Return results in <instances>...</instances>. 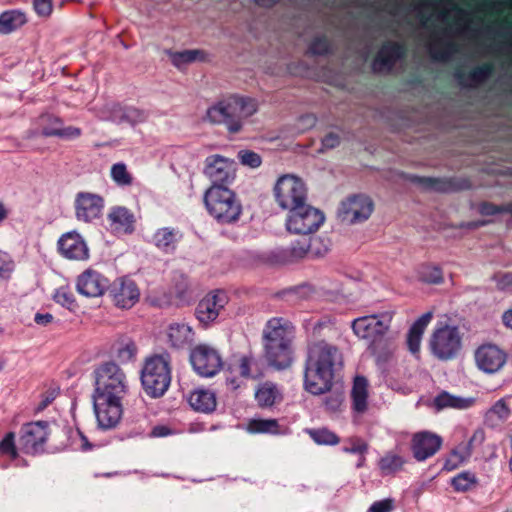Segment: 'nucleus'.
I'll list each match as a JSON object with an SVG mask.
<instances>
[{
	"instance_id": "obj_1",
	"label": "nucleus",
	"mask_w": 512,
	"mask_h": 512,
	"mask_svg": "<svg viewBox=\"0 0 512 512\" xmlns=\"http://www.w3.org/2000/svg\"><path fill=\"white\" fill-rule=\"evenodd\" d=\"M338 333L330 321L317 322L312 330L314 341L307 347L304 387L313 395L330 391L336 372L343 365L340 349L326 341Z\"/></svg>"
},
{
	"instance_id": "obj_2",
	"label": "nucleus",
	"mask_w": 512,
	"mask_h": 512,
	"mask_svg": "<svg viewBox=\"0 0 512 512\" xmlns=\"http://www.w3.org/2000/svg\"><path fill=\"white\" fill-rule=\"evenodd\" d=\"M295 326L286 318L273 317L263 329L264 355L267 363L284 370L293 362Z\"/></svg>"
},
{
	"instance_id": "obj_3",
	"label": "nucleus",
	"mask_w": 512,
	"mask_h": 512,
	"mask_svg": "<svg viewBox=\"0 0 512 512\" xmlns=\"http://www.w3.org/2000/svg\"><path fill=\"white\" fill-rule=\"evenodd\" d=\"M258 110L257 101L251 97L231 95L207 110L206 117L213 124H224L230 133H238L243 120Z\"/></svg>"
},
{
	"instance_id": "obj_4",
	"label": "nucleus",
	"mask_w": 512,
	"mask_h": 512,
	"mask_svg": "<svg viewBox=\"0 0 512 512\" xmlns=\"http://www.w3.org/2000/svg\"><path fill=\"white\" fill-rule=\"evenodd\" d=\"M204 204L209 215L222 225L237 222L242 214L235 192L223 185H211L204 194Z\"/></svg>"
},
{
	"instance_id": "obj_5",
	"label": "nucleus",
	"mask_w": 512,
	"mask_h": 512,
	"mask_svg": "<svg viewBox=\"0 0 512 512\" xmlns=\"http://www.w3.org/2000/svg\"><path fill=\"white\" fill-rule=\"evenodd\" d=\"M94 392L92 396L124 397L128 380L123 369L113 361L99 364L93 371Z\"/></svg>"
},
{
	"instance_id": "obj_6",
	"label": "nucleus",
	"mask_w": 512,
	"mask_h": 512,
	"mask_svg": "<svg viewBox=\"0 0 512 512\" xmlns=\"http://www.w3.org/2000/svg\"><path fill=\"white\" fill-rule=\"evenodd\" d=\"M141 382L150 397L158 398L164 395L171 382L169 355H155L149 358L142 369Z\"/></svg>"
},
{
	"instance_id": "obj_7",
	"label": "nucleus",
	"mask_w": 512,
	"mask_h": 512,
	"mask_svg": "<svg viewBox=\"0 0 512 512\" xmlns=\"http://www.w3.org/2000/svg\"><path fill=\"white\" fill-rule=\"evenodd\" d=\"M393 315L390 312L356 318L351 323L354 334L371 342L370 348L376 354V343L388 332Z\"/></svg>"
},
{
	"instance_id": "obj_8",
	"label": "nucleus",
	"mask_w": 512,
	"mask_h": 512,
	"mask_svg": "<svg viewBox=\"0 0 512 512\" xmlns=\"http://www.w3.org/2000/svg\"><path fill=\"white\" fill-rule=\"evenodd\" d=\"M274 196L277 204L284 210L301 208L307 202L305 183L293 175L281 176L274 186Z\"/></svg>"
},
{
	"instance_id": "obj_9",
	"label": "nucleus",
	"mask_w": 512,
	"mask_h": 512,
	"mask_svg": "<svg viewBox=\"0 0 512 512\" xmlns=\"http://www.w3.org/2000/svg\"><path fill=\"white\" fill-rule=\"evenodd\" d=\"M325 220L324 214L307 202L301 208L288 211L286 228L294 234H310L319 229Z\"/></svg>"
},
{
	"instance_id": "obj_10",
	"label": "nucleus",
	"mask_w": 512,
	"mask_h": 512,
	"mask_svg": "<svg viewBox=\"0 0 512 512\" xmlns=\"http://www.w3.org/2000/svg\"><path fill=\"white\" fill-rule=\"evenodd\" d=\"M430 348L440 360H451L461 349V336L456 326L441 325L433 331Z\"/></svg>"
},
{
	"instance_id": "obj_11",
	"label": "nucleus",
	"mask_w": 512,
	"mask_h": 512,
	"mask_svg": "<svg viewBox=\"0 0 512 512\" xmlns=\"http://www.w3.org/2000/svg\"><path fill=\"white\" fill-rule=\"evenodd\" d=\"M189 361L194 371L202 377H213L223 367V359L219 351L208 345L198 344L190 350Z\"/></svg>"
},
{
	"instance_id": "obj_12",
	"label": "nucleus",
	"mask_w": 512,
	"mask_h": 512,
	"mask_svg": "<svg viewBox=\"0 0 512 512\" xmlns=\"http://www.w3.org/2000/svg\"><path fill=\"white\" fill-rule=\"evenodd\" d=\"M49 436V423L35 421L22 425L19 432V450L25 454L37 455L44 451Z\"/></svg>"
},
{
	"instance_id": "obj_13",
	"label": "nucleus",
	"mask_w": 512,
	"mask_h": 512,
	"mask_svg": "<svg viewBox=\"0 0 512 512\" xmlns=\"http://www.w3.org/2000/svg\"><path fill=\"white\" fill-rule=\"evenodd\" d=\"M98 427L102 430L115 428L123 414V397L92 396Z\"/></svg>"
},
{
	"instance_id": "obj_14",
	"label": "nucleus",
	"mask_w": 512,
	"mask_h": 512,
	"mask_svg": "<svg viewBox=\"0 0 512 512\" xmlns=\"http://www.w3.org/2000/svg\"><path fill=\"white\" fill-rule=\"evenodd\" d=\"M228 302L229 297L224 290H213L198 302L194 315L203 327H209L217 320Z\"/></svg>"
},
{
	"instance_id": "obj_15",
	"label": "nucleus",
	"mask_w": 512,
	"mask_h": 512,
	"mask_svg": "<svg viewBox=\"0 0 512 512\" xmlns=\"http://www.w3.org/2000/svg\"><path fill=\"white\" fill-rule=\"evenodd\" d=\"M374 210L372 199L366 195H353L343 201L338 210V217L348 224L366 221Z\"/></svg>"
},
{
	"instance_id": "obj_16",
	"label": "nucleus",
	"mask_w": 512,
	"mask_h": 512,
	"mask_svg": "<svg viewBox=\"0 0 512 512\" xmlns=\"http://www.w3.org/2000/svg\"><path fill=\"white\" fill-rule=\"evenodd\" d=\"M409 180L412 183L422 186L426 190L439 193H453L472 189L473 185L467 177H427L411 175Z\"/></svg>"
},
{
	"instance_id": "obj_17",
	"label": "nucleus",
	"mask_w": 512,
	"mask_h": 512,
	"mask_svg": "<svg viewBox=\"0 0 512 512\" xmlns=\"http://www.w3.org/2000/svg\"><path fill=\"white\" fill-rule=\"evenodd\" d=\"M236 163L221 155H210L205 160L204 174L211 180L212 185H225L235 178Z\"/></svg>"
},
{
	"instance_id": "obj_18",
	"label": "nucleus",
	"mask_w": 512,
	"mask_h": 512,
	"mask_svg": "<svg viewBox=\"0 0 512 512\" xmlns=\"http://www.w3.org/2000/svg\"><path fill=\"white\" fill-rule=\"evenodd\" d=\"M105 206L102 196L91 192H78L75 197V215L79 221L92 222L99 218Z\"/></svg>"
},
{
	"instance_id": "obj_19",
	"label": "nucleus",
	"mask_w": 512,
	"mask_h": 512,
	"mask_svg": "<svg viewBox=\"0 0 512 512\" xmlns=\"http://www.w3.org/2000/svg\"><path fill=\"white\" fill-rule=\"evenodd\" d=\"M114 304L122 309L133 307L139 300L140 292L136 283L128 278H119L109 287Z\"/></svg>"
},
{
	"instance_id": "obj_20",
	"label": "nucleus",
	"mask_w": 512,
	"mask_h": 512,
	"mask_svg": "<svg viewBox=\"0 0 512 512\" xmlns=\"http://www.w3.org/2000/svg\"><path fill=\"white\" fill-rule=\"evenodd\" d=\"M109 287V280L93 269L82 272L76 281L77 292L85 297L102 296Z\"/></svg>"
},
{
	"instance_id": "obj_21",
	"label": "nucleus",
	"mask_w": 512,
	"mask_h": 512,
	"mask_svg": "<svg viewBox=\"0 0 512 512\" xmlns=\"http://www.w3.org/2000/svg\"><path fill=\"white\" fill-rule=\"evenodd\" d=\"M507 354L496 345L480 346L475 352V361L478 368L485 373L498 372L506 363Z\"/></svg>"
},
{
	"instance_id": "obj_22",
	"label": "nucleus",
	"mask_w": 512,
	"mask_h": 512,
	"mask_svg": "<svg viewBox=\"0 0 512 512\" xmlns=\"http://www.w3.org/2000/svg\"><path fill=\"white\" fill-rule=\"evenodd\" d=\"M442 442V438L432 432L421 431L415 433L411 441L414 458L418 461H425L439 451Z\"/></svg>"
},
{
	"instance_id": "obj_23",
	"label": "nucleus",
	"mask_w": 512,
	"mask_h": 512,
	"mask_svg": "<svg viewBox=\"0 0 512 512\" xmlns=\"http://www.w3.org/2000/svg\"><path fill=\"white\" fill-rule=\"evenodd\" d=\"M58 250L62 256L71 260H85L89 257V250L80 234L67 232L58 240Z\"/></svg>"
},
{
	"instance_id": "obj_24",
	"label": "nucleus",
	"mask_w": 512,
	"mask_h": 512,
	"mask_svg": "<svg viewBox=\"0 0 512 512\" xmlns=\"http://www.w3.org/2000/svg\"><path fill=\"white\" fill-rule=\"evenodd\" d=\"M407 48L404 43L395 41H386L382 44L373 61V69L378 70V66L391 70L396 62L405 58Z\"/></svg>"
},
{
	"instance_id": "obj_25",
	"label": "nucleus",
	"mask_w": 512,
	"mask_h": 512,
	"mask_svg": "<svg viewBox=\"0 0 512 512\" xmlns=\"http://www.w3.org/2000/svg\"><path fill=\"white\" fill-rule=\"evenodd\" d=\"M166 336L171 348L183 350L194 343L195 331L186 323L173 322L168 325Z\"/></svg>"
},
{
	"instance_id": "obj_26",
	"label": "nucleus",
	"mask_w": 512,
	"mask_h": 512,
	"mask_svg": "<svg viewBox=\"0 0 512 512\" xmlns=\"http://www.w3.org/2000/svg\"><path fill=\"white\" fill-rule=\"evenodd\" d=\"M183 238V233L174 227L158 228L151 238V243L164 254H174L178 244Z\"/></svg>"
},
{
	"instance_id": "obj_27",
	"label": "nucleus",
	"mask_w": 512,
	"mask_h": 512,
	"mask_svg": "<svg viewBox=\"0 0 512 512\" xmlns=\"http://www.w3.org/2000/svg\"><path fill=\"white\" fill-rule=\"evenodd\" d=\"M107 220L114 232L131 234L135 230L134 213L124 206H113L107 214Z\"/></svg>"
},
{
	"instance_id": "obj_28",
	"label": "nucleus",
	"mask_w": 512,
	"mask_h": 512,
	"mask_svg": "<svg viewBox=\"0 0 512 512\" xmlns=\"http://www.w3.org/2000/svg\"><path fill=\"white\" fill-rule=\"evenodd\" d=\"M188 403L196 412L211 414L217 408L216 393L205 387L195 388L189 393Z\"/></svg>"
},
{
	"instance_id": "obj_29",
	"label": "nucleus",
	"mask_w": 512,
	"mask_h": 512,
	"mask_svg": "<svg viewBox=\"0 0 512 512\" xmlns=\"http://www.w3.org/2000/svg\"><path fill=\"white\" fill-rule=\"evenodd\" d=\"M494 73V65L490 62L476 66L468 73L460 67L454 71V77L463 87L477 86L485 82Z\"/></svg>"
},
{
	"instance_id": "obj_30",
	"label": "nucleus",
	"mask_w": 512,
	"mask_h": 512,
	"mask_svg": "<svg viewBox=\"0 0 512 512\" xmlns=\"http://www.w3.org/2000/svg\"><path fill=\"white\" fill-rule=\"evenodd\" d=\"M111 116L113 121L118 124L128 123L130 125L144 123L148 119V113L145 110L134 106L116 105L111 112Z\"/></svg>"
},
{
	"instance_id": "obj_31",
	"label": "nucleus",
	"mask_w": 512,
	"mask_h": 512,
	"mask_svg": "<svg viewBox=\"0 0 512 512\" xmlns=\"http://www.w3.org/2000/svg\"><path fill=\"white\" fill-rule=\"evenodd\" d=\"M432 318L433 313L428 311L421 315L410 327L407 334V346L412 354H417L420 351L422 335Z\"/></svg>"
},
{
	"instance_id": "obj_32",
	"label": "nucleus",
	"mask_w": 512,
	"mask_h": 512,
	"mask_svg": "<svg viewBox=\"0 0 512 512\" xmlns=\"http://www.w3.org/2000/svg\"><path fill=\"white\" fill-rule=\"evenodd\" d=\"M352 409L358 414H363L368 407V381L364 376L354 378L352 390Z\"/></svg>"
},
{
	"instance_id": "obj_33",
	"label": "nucleus",
	"mask_w": 512,
	"mask_h": 512,
	"mask_svg": "<svg viewBox=\"0 0 512 512\" xmlns=\"http://www.w3.org/2000/svg\"><path fill=\"white\" fill-rule=\"evenodd\" d=\"M27 22L25 14L19 10H7L0 14V33L10 34Z\"/></svg>"
},
{
	"instance_id": "obj_34",
	"label": "nucleus",
	"mask_w": 512,
	"mask_h": 512,
	"mask_svg": "<svg viewBox=\"0 0 512 512\" xmlns=\"http://www.w3.org/2000/svg\"><path fill=\"white\" fill-rule=\"evenodd\" d=\"M434 405L437 410L446 408L466 409L472 405V400L452 395L447 391H442L434 398Z\"/></svg>"
},
{
	"instance_id": "obj_35",
	"label": "nucleus",
	"mask_w": 512,
	"mask_h": 512,
	"mask_svg": "<svg viewBox=\"0 0 512 512\" xmlns=\"http://www.w3.org/2000/svg\"><path fill=\"white\" fill-rule=\"evenodd\" d=\"M165 53L169 56L171 63L178 69H182L185 65L193 63L196 60H204V52L198 49L183 51H172L168 49Z\"/></svg>"
},
{
	"instance_id": "obj_36",
	"label": "nucleus",
	"mask_w": 512,
	"mask_h": 512,
	"mask_svg": "<svg viewBox=\"0 0 512 512\" xmlns=\"http://www.w3.org/2000/svg\"><path fill=\"white\" fill-rule=\"evenodd\" d=\"M309 245L306 239L299 240L291 244L290 247L279 251V258L283 263H295L305 257H308Z\"/></svg>"
},
{
	"instance_id": "obj_37",
	"label": "nucleus",
	"mask_w": 512,
	"mask_h": 512,
	"mask_svg": "<svg viewBox=\"0 0 512 512\" xmlns=\"http://www.w3.org/2000/svg\"><path fill=\"white\" fill-rule=\"evenodd\" d=\"M406 460L399 454L388 451L378 461L383 476L392 475L402 470Z\"/></svg>"
},
{
	"instance_id": "obj_38",
	"label": "nucleus",
	"mask_w": 512,
	"mask_h": 512,
	"mask_svg": "<svg viewBox=\"0 0 512 512\" xmlns=\"http://www.w3.org/2000/svg\"><path fill=\"white\" fill-rule=\"evenodd\" d=\"M116 358L121 363L133 361L137 355L138 348L136 343L129 337L123 336L117 340L114 345Z\"/></svg>"
},
{
	"instance_id": "obj_39",
	"label": "nucleus",
	"mask_w": 512,
	"mask_h": 512,
	"mask_svg": "<svg viewBox=\"0 0 512 512\" xmlns=\"http://www.w3.org/2000/svg\"><path fill=\"white\" fill-rule=\"evenodd\" d=\"M472 452L470 448L465 444V442H461L449 453L445 463L444 469L447 471H452L458 468L463 462L468 460Z\"/></svg>"
},
{
	"instance_id": "obj_40",
	"label": "nucleus",
	"mask_w": 512,
	"mask_h": 512,
	"mask_svg": "<svg viewBox=\"0 0 512 512\" xmlns=\"http://www.w3.org/2000/svg\"><path fill=\"white\" fill-rule=\"evenodd\" d=\"M418 279L426 284H442L444 282L443 270L438 265L422 264L418 269Z\"/></svg>"
},
{
	"instance_id": "obj_41",
	"label": "nucleus",
	"mask_w": 512,
	"mask_h": 512,
	"mask_svg": "<svg viewBox=\"0 0 512 512\" xmlns=\"http://www.w3.org/2000/svg\"><path fill=\"white\" fill-rule=\"evenodd\" d=\"M279 428L276 419H251L247 426L248 431L253 434L277 435L280 433Z\"/></svg>"
},
{
	"instance_id": "obj_42",
	"label": "nucleus",
	"mask_w": 512,
	"mask_h": 512,
	"mask_svg": "<svg viewBox=\"0 0 512 512\" xmlns=\"http://www.w3.org/2000/svg\"><path fill=\"white\" fill-rule=\"evenodd\" d=\"M279 392L276 385L270 382L263 383L255 393V398L261 407H271L275 404Z\"/></svg>"
},
{
	"instance_id": "obj_43",
	"label": "nucleus",
	"mask_w": 512,
	"mask_h": 512,
	"mask_svg": "<svg viewBox=\"0 0 512 512\" xmlns=\"http://www.w3.org/2000/svg\"><path fill=\"white\" fill-rule=\"evenodd\" d=\"M110 177L120 187L130 186L133 183V176L128 172L127 166L123 162L111 166Z\"/></svg>"
},
{
	"instance_id": "obj_44",
	"label": "nucleus",
	"mask_w": 512,
	"mask_h": 512,
	"mask_svg": "<svg viewBox=\"0 0 512 512\" xmlns=\"http://www.w3.org/2000/svg\"><path fill=\"white\" fill-rule=\"evenodd\" d=\"M311 439L319 445H336L340 442V438L327 428L309 429Z\"/></svg>"
},
{
	"instance_id": "obj_45",
	"label": "nucleus",
	"mask_w": 512,
	"mask_h": 512,
	"mask_svg": "<svg viewBox=\"0 0 512 512\" xmlns=\"http://www.w3.org/2000/svg\"><path fill=\"white\" fill-rule=\"evenodd\" d=\"M477 479L474 473L464 471L457 474L451 480V485L457 492H465L476 486Z\"/></svg>"
},
{
	"instance_id": "obj_46",
	"label": "nucleus",
	"mask_w": 512,
	"mask_h": 512,
	"mask_svg": "<svg viewBox=\"0 0 512 512\" xmlns=\"http://www.w3.org/2000/svg\"><path fill=\"white\" fill-rule=\"evenodd\" d=\"M39 125L41 128V134L46 137H57V134H51L50 132H59L62 120L51 114H43L39 118Z\"/></svg>"
},
{
	"instance_id": "obj_47",
	"label": "nucleus",
	"mask_w": 512,
	"mask_h": 512,
	"mask_svg": "<svg viewBox=\"0 0 512 512\" xmlns=\"http://www.w3.org/2000/svg\"><path fill=\"white\" fill-rule=\"evenodd\" d=\"M510 416V409L505 402L504 398L499 399L496 403L487 411L486 420L492 421L494 418L497 421H506Z\"/></svg>"
},
{
	"instance_id": "obj_48",
	"label": "nucleus",
	"mask_w": 512,
	"mask_h": 512,
	"mask_svg": "<svg viewBox=\"0 0 512 512\" xmlns=\"http://www.w3.org/2000/svg\"><path fill=\"white\" fill-rule=\"evenodd\" d=\"M458 51V45L454 42H446L442 44L441 49H436L434 44L429 46V53L435 61H447L453 53Z\"/></svg>"
},
{
	"instance_id": "obj_49",
	"label": "nucleus",
	"mask_w": 512,
	"mask_h": 512,
	"mask_svg": "<svg viewBox=\"0 0 512 512\" xmlns=\"http://www.w3.org/2000/svg\"><path fill=\"white\" fill-rule=\"evenodd\" d=\"M331 51V43L327 36L315 37L308 47V53L313 56H324L329 54Z\"/></svg>"
},
{
	"instance_id": "obj_50",
	"label": "nucleus",
	"mask_w": 512,
	"mask_h": 512,
	"mask_svg": "<svg viewBox=\"0 0 512 512\" xmlns=\"http://www.w3.org/2000/svg\"><path fill=\"white\" fill-rule=\"evenodd\" d=\"M53 298L56 303L69 310H73L77 306L74 294L67 286H62L56 289Z\"/></svg>"
},
{
	"instance_id": "obj_51",
	"label": "nucleus",
	"mask_w": 512,
	"mask_h": 512,
	"mask_svg": "<svg viewBox=\"0 0 512 512\" xmlns=\"http://www.w3.org/2000/svg\"><path fill=\"white\" fill-rule=\"evenodd\" d=\"M18 449L15 444V433L8 432L4 438L0 441V454L2 456H8L10 459L14 460L18 457Z\"/></svg>"
},
{
	"instance_id": "obj_52",
	"label": "nucleus",
	"mask_w": 512,
	"mask_h": 512,
	"mask_svg": "<svg viewBox=\"0 0 512 512\" xmlns=\"http://www.w3.org/2000/svg\"><path fill=\"white\" fill-rule=\"evenodd\" d=\"M306 243L309 245L308 258H320L329 251V246L320 237L306 239Z\"/></svg>"
},
{
	"instance_id": "obj_53",
	"label": "nucleus",
	"mask_w": 512,
	"mask_h": 512,
	"mask_svg": "<svg viewBox=\"0 0 512 512\" xmlns=\"http://www.w3.org/2000/svg\"><path fill=\"white\" fill-rule=\"evenodd\" d=\"M15 270V263L12 257L4 251H0V281L10 280Z\"/></svg>"
},
{
	"instance_id": "obj_54",
	"label": "nucleus",
	"mask_w": 512,
	"mask_h": 512,
	"mask_svg": "<svg viewBox=\"0 0 512 512\" xmlns=\"http://www.w3.org/2000/svg\"><path fill=\"white\" fill-rule=\"evenodd\" d=\"M254 365H256V360L253 356H242L238 365L239 374L244 378H256L257 375L253 372Z\"/></svg>"
},
{
	"instance_id": "obj_55",
	"label": "nucleus",
	"mask_w": 512,
	"mask_h": 512,
	"mask_svg": "<svg viewBox=\"0 0 512 512\" xmlns=\"http://www.w3.org/2000/svg\"><path fill=\"white\" fill-rule=\"evenodd\" d=\"M238 159L240 160L241 164L249 166L251 168H258L262 163L260 155L251 150L239 151Z\"/></svg>"
},
{
	"instance_id": "obj_56",
	"label": "nucleus",
	"mask_w": 512,
	"mask_h": 512,
	"mask_svg": "<svg viewBox=\"0 0 512 512\" xmlns=\"http://www.w3.org/2000/svg\"><path fill=\"white\" fill-rule=\"evenodd\" d=\"M350 447H345L343 450L350 454L364 455L368 451V444L361 438L354 437L350 440Z\"/></svg>"
},
{
	"instance_id": "obj_57",
	"label": "nucleus",
	"mask_w": 512,
	"mask_h": 512,
	"mask_svg": "<svg viewBox=\"0 0 512 512\" xmlns=\"http://www.w3.org/2000/svg\"><path fill=\"white\" fill-rule=\"evenodd\" d=\"M343 403L342 393H330L324 401L325 408L330 412H336L340 409Z\"/></svg>"
},
{
	"instance_id": "obj_58",
	"label": "nucleus",
	"mask_w": 512,
	"mask_h": 512,
	"mask_svg": "<svg viewBox=\"0 0 512 512\" xmlns=\"http://www.w3.org/2000/svg\"><path fill=\"white\" fill-rule=\"evenodd\" d=\"M494 280L499 290L512 292V272L496 274Z\"/></svg>"
},
{
	"instance_id": "obj_59",
	"label": "nucleus",
	"mask_w": 512,
	"mask_h": 512,
	"mask_svg": "<svg viewBox=\"0 0 512 512\" xmlns=\"http://www.w3.org/2000/svg\"><path fill=\"white\" fill-rule=\"evenodd\" d=\"M341 143V138L337 133L329 132L321 139V149L323 152L325 150H330L338 147Z\"/></svg>"
},
{
	"instance_id": "obj_60",
	"label": "nucleus",
	"mask_w": 512,
	"mask_h": 512,
	"mask_svg": "<svg viewBox=\"0 0 512 512\" xmlns=\"http://www.w3.org/2000/svg\"><path fill=\"white\" fill-rule=\"evenodd\" d=\"M478 211L483 216H493L503 213V205H496L492 202L483 201L479 204Z\"/></svg>"
},
{
	"instance_id": "obj_61",
	"label": "nucleus",
	"mask_w": 512,
	"mask_h": 512,
	"mask_svg": "<svg viewBox=\"0 0 512 512\" xmlns=\"http://www.w3.org/2000/svg\"><path fill=\"white\" fill-rule=\"evenodd\" d=\"M51 134H57V137L63 139H75L81 136L82 131L78 127L67 126L63 127V124L60 126L59 132L53 131Z\"/></svg>"
},
{
	"instance_id": "obj_62",
	"label": "nucleus",
	"mask_w": 512,
	"mask_h": 512,
	"mask_svg": "<svg viewBox=\"0 0 512 512\" xmlns=\"http://www.w3.org/2000/svg\"><path fill=\"white\" fill-rule=\"evenodd\" d=\"M33 8L38 16L47 17L53 9L52 0H34Z\"/></svg>"
},
{
	"instance_id": "obj_63",
	"label": "nucleus",
	"mask_w": 512,
	"mask_h": 512,
	"mask_svg": "<svg viewBox=\"0 0 512 512\" xmlns=\"http://www.w3.org/2000/svg\"><path fill=\"white\" fill-rule=\"evenodd\" d=\"M394 500L391 498L375 501L368 509V512H392Z\"/></svg>"
},
{
	"instance_id": "obj_64",
	"label": "nucleus",
	"mask_w": 512,
	"mask_h": 512,
	"mask_svg": "<svg viewBox=\"0 0 512 512\" xmlns=\"http://www.w3.org/2000/svg\"><path fill=\"white\" fill-rule=\"evenodd\" d=\"M485 441V432L483 429L479 428L476 429L470 439L465 442V444L470 448L471 452L473 453L474 449L481 446L483 442Z\"/></svg>"
}]
</instances>
